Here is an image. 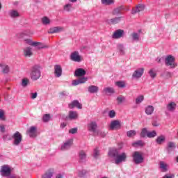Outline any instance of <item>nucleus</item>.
Masks as SVG:
<instances>
[{"label":"nucleus","instance_id":"obj_1","mask_svg":"<svg viewBox=\"0 0 178 178\" xmlns=\"http://www.w3.org/2000/svg\"><path fill=\"white\" fill-rule=\"evenodd\" d=\"M108 154L110 158H114L115 165H119L127 161V154L124 152L119 154V150L116 149L109 150Z\"/></svg>","mask_w":178,"mask_h":178},{"label":"nucleus","instance_id":"obj_2","mask_svg":"<svg viewBox=\"0 0 178 178\" xmlns=\"http://www.w3.org/2000/svg\"><path fill=\"white\" fill-rule=\"evenodd\" d=\"M41 67L40 65H35L30 70V79L32 81H37L41 79Z\"/></svg>","mask_w":178,"mask_h":178},{"label":"nucleus","instance_id":"obj_3","mask_svg":"<svg viewBox=\"0 0 178 178\" xmlns=\"http://www.w3.org/2000/svg\"><path fill=\"white\" fill-rule=\"evenodd\" d=\"M165 65L170 69H175L177 67V63H176V58L172 55H168L165 58Z\"/></svg>","mask_w":178,"mask_h":178},{"label":"nucleus","instance_id":"obj_4","mask_svg":"<svg viewBox=\"0 0 178 178\" xmlns=\"http://www.w3.org/2000/svg\"><path fill=\"white\" fill-rule=\"evenodd\" d=\"M133 162L135 165H141L144 163V156L140 152H134L132 154Z\"/></svg>","mask_w":178,"mask_h":178},{"label":"nucleus","instance_id":"obj_5","mask_svg":"<svg viewBox=\"0 0 178 178\" xmlns=\"http://www.w3.org/2000/svg\"><path fill=\"white\" fill-rule=\"evenodd\" d=\"M13 138V145L15 147H19L20 144H22V141H23V136H22V134L19 131H16L13 134L12 136Z\"/></svg>","mask_w":178,"mask_h":178},{"label":"nucleus","instance_id":"obj_6","mask_svg":"<svg viewBox=\"0 0 178 178\" xmlns=\"http://www.w3.org/2000/svg\"><path fill=\"white\" fill-rule=\"evenodd\" d=\"M1 175L3 177H8L9 175H10V173H12V170L10 169V167L8 165H3L1 166Z\"/></svg>","mask_w":178,"mask_h":178},{"label":"nucleus","instance_id":"obj_7","mask_svg":"<svg viewBox=\"0 0 178 178\" xmlns=\"http://www.w3.org/2000/svg\"><path fill=\"white\" fill-rule=\"evenodd\" d=\"M144 67H139L136 69L132 74V79H135L136 80L141 79V77H143V74H144Z\"/></svg>","mask_w":178,"mask_h":178},{"label":"nucleus","instance_id":"obj_8","mask_svg":"<svg viewBox=\"0 0 178 178\" xmlns=\"http://www.w3.org/2000/svg\"><path fill=\"white\" fill-rule=\"evenodd\" d=\"M122 127V123H120V121L118 120H114L111 121L109 129L110 130H120Z\"/></svg>","mask_w":178,"mask_h":178},{"label":"nucleus","instance_id":"obj_9","mask_svg":"<svg viewBox=\"0 0 178 178\" xmlns=\"http://www.w3.org/2000/svg\"><path fill=\"white\" fill-rule=\"evenodd\" d=\"M70 58L72 60V62L79 63L81 62V60H83V58H81V56L79 54V51L72 52Z\"/></svg>","mask_w":178,"mask_h":178},{"label":"nucleus","instance_id":"obj_10","mask_svg":"<svg viewBox=\"0 0 178 178\" xmlns=\"http://www.w3.org/2000/svg\"><path fill=\"white\" fill-rule=\"evenodd\" d=\"M29 45H31L32 47H35V48H36V49H44L45 48H48L47 45H45V44H44V43L40 42L30 41Z\"/></svg>","mask_w":178,"mask_h":178},{"label":"nucleus","instance_id":"obj_11","mask_svg":"<svg viewBox=\"0 0 178 178\" xmlns=\"http://www.w3.org/2000/svg\"><path fill=\"white\" fill-rule=\"evenodd\" d=\"M28 134L31 138H35L37 136H38V133L37 131V127L32 126L30 127L28 130Z\"/></svg>","mask_w":178,"mask_h":178},{"label":"nucleus","instance_id":"obj_12","mask_svg":"<svg viewBox=\"0 0 178 178\" xmlns=\"http://www.w3.org/2000/svg\"><path fill=\"white\" fill-rule=\"evenodd\" d=\"M123 35H124V31L118 29L113 33L112 35V38L114 40H119V38H123Z\"/></svg>","mask_w":178,"mask_h":178},{"label":"nucleus","instance_id":"obj_13","mask_svg":"<svg viewBox=\"0 0 178 178\" xmlns=\"http://www.w3.org/2000/svg\"><path fill=\"white\" fill-rule=\"evenodd\" d=\"M73 145V139H69L68 140L65 141L63 145H61L60 149L61 151H66L69 149L70 147Z\"/></svg>","mask_w":178,"mask_h":178},{"label":"nucleus","instance_id":"obj_14","mask_svg":"<svg viewBox=\"0 0 178 178\" xmlns=\"http://www.w3.org/2000/svg\"><path fill=\"white\" fill-rule=\"evenodd\" d=\"M64 29L62 26H55L50 28L48 31L49 34H55L56 33H62Z\"/></svg>","mask_w":178,"mask_h":178},{"label":"nucleus","instance_id":"obj_15","mask_svg":"<svg viewBox=\"0 0 178 178\" xmlns=\"http://www.w3.org/2000/svg\"><path fill=\"white\" fill-rule=\"evenodd\" d=\"M54 175H55V170H54V168H50L47 170L42 175V178H51V177H54Z\"/></svg>","mask_w":178,"mask_h":178},{"label":"nucleus","instance_id":"obj_16","mask_svg":"<svg viewBox=\"0 0 178 178\" xmlns=\"http://www.w3.org/2000/svg\"><path fill=\"white\" fill-rule=\"evenodd\" d=\"M97 127L98 125L96 122H91L88 124V130L92 133H96Z\"/></svg>","mask_w":178,"mask_h":178},{"label":"nucleus","instance_id":"obj_17","mask_svg":"<svg viewBox=\"0 0 178 178\" xmlns=\"http://www.w3.org/2000/svg\"><path fill=\"white\" fill-rule=\"evenodd\" d=\"M69 108L70 109H73V108H78V109H82L83 106L77 100H74L69 104Z\"/></svg>","mask_w":178,"mask_h":178},{"label":"nucleus","instance_id":"obj_18","mask_svg":"<svg viewBox=\"0 0 178 178\" xmlns=\"http://www.w3.org/2000/svg\"><path fill=\"white\" fill-rule=\"evenodd\" d=\"M54 74L56 77L62 76V66L59 65H54Z\"/></svg>","mask_w":178,"mask_h":178},{"label":"nucleus","instance_id":"obj_19","mask_svg":"<svg viewBox=\"0 0 178 178\" xmlns=\"http://www.w3.org/2000/svg\"><path fill=\"white\" fill-rule=\"evenodd\" d=\"M8 16H10L11 19H16L17 17H20V13H19V11L16 10H10L8 12Z\"/></svg>","mask_w":178,"mask_h":178},{"label":"nucleus","instance_id":"obj_20","mask_svg":"<svg viewBox=\"0 0 178 178\" xmlns=\"http://www.w3.org/2000/svg\"><path fill=\"white\" fill-rule=\"evenodd\" d=\"M74 76L76 77H82L83 76H86V70L83 68H78L75 70Z\"/></svg>","mask_w":178,"mask_h":178},{"label":"nucleus","instance_id":"obj_21","mask_svg":"<svg viewBox=\"0 0 178 178\" xmlns=\"http://www.w3.org/2000/svg\"><path fill=\"white\" fill-rule=\"evenodd\" d=\"M99 90V88L97 86H90L88 88V92H90V94H96Z\"/></svg>","mask_w":178,"mask_h":178},{"label":"nucleus","instance_id":"obj_22","mask_svg":"<svg viewBox=\"0 0 178 178\" xmlns=\"http://www.w3.org/2000/svg\"><path fill=\"white\" fill-rule=\"evenodd\" d=\"M24 55L26 58H30V56H33V49L31 47H26L24 49Z\"/></svg>","mask_w":178,"mask_h":178},{"label":"nucleus","instance_id":"obj_23","mask_svg":"<svg viewBox=\"0 0 178 178\" xmlns=\"http://www.w3.org/2000/svg\"><path fill=\"white\" fill-rule=\"evenodd\" d=\"M0 67H1L2 73H3L4 74H8V73L10 72L9 65L3 63H0Z\"/></svg>","mask_w":178,"mask_h":178},{"label":"nucleus","instance_id":"obj_24","mask_svg":"<svg viewBox=\"0 0 178 178\" xmlns=\"http://www.w3.org/2000/svg\"><path fill=\"white\" fill-rule=\"evenodd\" d=\"M145 9V6L144 4H139L136 10H132L131 13L132 15H136V13H138V12H143Z\"/></svg>","mask_w":178,"mask_h":178},{"label":"nucleus","instance_id":"obj_25","mask_svg":"<svg viewBox=\"0 0 178 178\" xmlns=\"http://www.w3.org/2000/svg\"><path fill=\"white\" fill-rule=\"evenodd\" d=\"M103 93L106 95H111V94H115V89L111 87H106L103 89Z\"/></svg>","mask_w":178,"mask_h":178},{"label":"nucleus","instance_id":"obj_26","mask_svg":"<svg viewBox=\"0 0 178 178\" xmlns=\"http://www.w3.org/2000/svg\"><path fill=\"white\" fill-rule=\"evenodd\" d=\"M176 103L172 102L167 104L166 108L170 112H175V111H176Z\"/></svg>","mask_w":178,"mask_h":178},{"label":"nucleus","instance_id":"obj_27","mask_svg":"<svg viewBox=\"0 0 178 178\" xmlns=\"http://www.w3.org/2000/svg\"><path fill=\"white\" fill-rule=\"evenodd\" d=\"M154 106L152 105H149L145 108L146 115H152V113H154Z\"/></svg>","mask_w":178,"mask_h":178},{"label":"nucleus","instance_id":"obj_28","mask_svg":"<svg viewBox=\"0 0 178 178\" xmlns=\"http://www.w3.org/2000/svg\"><path fill=\"white\" fill-rule=\"evenodd\" d=\"M165 141H166V136H165V135H161L156 139V143H157L159 145L163 144V143H165Z\"/></svg>","mask_w":178,"mask_h":178},{"label":"nucleus","instance_id":"obj_29","mask_svg":"<svg viewBox=\"0 0 178 178\" xmlns=\"http://www.w3.org/2000/svg\"><path fill=\"white\" fill-rule=\"evenodd\" d=\"M79 118V114L77 113L76 111H70L69 112V118L71 120H76Z\"/></svg>","mask_w":178,"mask_h":178},{"label":"nucleus","instance_id":"obj_30","mask_svg":"<svg viewBox=\"0 0 178 178\" xmlns=\"http://www.w3.org/2000/svg\"><path fill=\"white\" fill-rule=\"evenodd\" d=\"M79 159L81 162H84L87 158V154L83 150H81L79 153Z\"/></svg>","mask_w":178,"mask_h":178},{"label":"nucleus","instance_id":"obj_31","mask_svg":"<svg viewBox=\"0 0 178 178\" xmlns=\"http://www.w3.org/2000/svg\"><path fill=\"white\" fill-rule=\"evenodd\" d=\"M159 165H160V169H161L162 172H168L169 165H168L166 163L163 161H161Z\"/></svg>","mask_w":178,"mask_h":178},{"label":"nucleus","instance_id":"obj_32","mask_svg":"<svg viewBox=\"0 0 178 178\" xmlns=\"http://www.w3.org/2000/svg\"><path fill=\"white\" fill-rule=\"evenodd\" d=\"M122 20V17H117L113 19H111L109 21L110 24H118V23H120Z\"/></svg>","mask_w":178,"mask_h":178},{"label":"nucleus","instance_id":"obj_33","mask_svg":"<svg viewBox=\"0 0 178 178\" xmlns=\"http://www.w3.org/2000/svg\"><path fill=\"white\" fill-rule=\"evenodd\" d=\"M116 101L118 104V105H122V104L126 102V97L123 95H120L117 97Z\"/></svg>","mask_w":178,"mask_h":178},{"label":"nucleus","instance_id":"obj_34","mask_svg":"<svg viewBox=\"0 0 178 178\" xmlns=\"http://www.w3.org/2000/svg\"><path fill=\"white\" fill-rule=\"evenodd\" d=\"M72 9H73V5L70 3H68L63 6V10L65 12H72Z\"/></svg>","mask_w":178,"mask_h":178},{"label":"nucleus","instance_id":"obj_35","mask_svg":"<svg viewBox=\"0 0 178 178\" xmlns=\"http://www.w3.org/2000/svg\"><path fill=\"white\" fill-rule=\"evenodd\" d=\"M29 84H30V79H29L28 78L22 79V83H21L22 87H24V88H26V87H27Z\"/></svg>","mask_w":178,"mask_h":178},{"label":"nucleus","instance_id":"obj_36","mask_svg":"<svg viewBox=\"0 0 178 178\" xmlns=\"http://www.w3.org/2000/svg\"><path fill=\"white\" fill-rule=\"evenodd\" d=\"M124 9L123 6H120L113 10V15H116L120 14V12Z\"/></svg>","mask_w":178,"mask_h":178},{"label":"nucleus","instance_id":"obj_37","mask_svg":"<svg viewBox=\"0 0 178 178\" xmlns=\"http://www.w3.org/2000/svg\"><path fill=\"white\" fill-rule=\"evenodd\" d=\"M148 136V129L147 128H143L140 132V137L142 138H145V137Z\"/></svg>","mask_w":178,"mask_h":178},{"label":"nucleus","instance_id":"obj_38","mask_svg":"<svg viewBox=\"0 0 178 178\" xmlns=\"http://www.w3.org/2000/svg\"><path fill=\"white\" fill-rule=\"evenodd\" d=\"M42 23L44 26H48V24H51V19L47 17H44L42 18Z\"/></svg>","mask_w":178,"mask_h":178},{"label":"nucleus","instance_id":"obj_39","mask_svg":"<svg viewBox=\"0 0 178 178\" xmlns=\"http://www.w3.org/2000/svg\"><path fill=\"white\" fill-rule=\"evenodd\" d=\"M133 147H144L145 143L143 142V140H138L136 142H134L132 143Z\"/></svg>","mask_w":178,"mask_h":178},{"label":"nucleus","instance_id":"obj_40","mask_svg":"<svg viewBox=\"0 0 178 178\" xmlns=\"http://www.w3.org/2000/svg\"><path fill=\"white\" fill-rule=\"evenodd\" d=\"M5 110L0 109V120H2L3 122H5L6 120V116L5 115Z\"/></svg>","mask_w":178,"mask_h":178},{"label":"nucleus","instance_id":"obj_41","mask_svg":"<svg viewBox=\"0 0 178 178\" xmlns=\"http://www.w3.org/2000/svg\"><path fill=\"white\" fill-rule=\"evenodd\" d=\"M131 37H132L133 41H136V42L140 41V34L137 33H133L131 34Z\"/></svg>","mask_w":178,"mask_h":178},{"label":"nucleus","instance_id":"obj_42","mask_svg":"<svg viewBox=\"0 0 178 178\" xmlns=\"http://www.w3.org/2000/svg\"><path fill=\"white\" fill-rule=\"evenodd\" d=\"M137 134V131L136 130H130L127 132V137H135V136Z\"/></svg>","mask_w":178,"mask_h":178},{"label":"nucleus","instance_id":"obj_43","mask_svg":"<svg viewBox=\"0 0 178 178\" xmlns=\"http://www.w3.org/2000/svg\"><path fill=\"white\" fill-rule=\"evenodd\" d=\"M100 155V152L99 149H98V147H96L94 149V152H93V156L95 159H98V158L99 157Z\"/></svg>","mask_w":178,"mask_h":178},{"label":"nucleus","instance_id":"obj_44","mask_svg":"<svg viewBox=\"0 0 178 178\" xmlns=\"http://www.w3.org/2000/svg\"><path fill=\"white\" fill-rule=\"evenodd\" d=\"M102 3H103V5H113V3H115V0H102Z\"/></svg>","mask_w":178,"mask_h":178},{"label":"nucleus","instance_id":"obj_45","mask_svg":"<svg viewBox=\"0 0 178 178\" xmlns=\"http://www.w3.org/2000/svg\"><path fill=\"white\" fill-rule=\"evenodd\" d=\"M156 136H157V134H156V131L147 132L148 138H154V137H156Z\"/></svg>","mask_w":178,"mask_h":178},{"label":"nucleus","instance_id":"obj_46","mask_svg":"<svg viewBox=\"0 0 178 178\" xmlns=\"http://www.w3.org/2000/svg\"><path fill=\"white\" fill-rule=\"evenodd\" d=\"M149 74L151 79H154L156 77V71H155V70H154V69H151L149 71Z\"/></svg>","mask_w":178,"mask_h":178},{"label":"nucleus","instance_id":"obj_47","mask_svg":"<svg viewBox=\"0 0 178 178\" xmlns=\"http://www.w3.org/2000/svg\"><path fill=\"white\" fill-rule=\"evenodd\" d=\"M118 49L120 52L121 55H124V47L123 44H120L118 45Z\"/></svg>","mask_w":178,"mask_h":178},{"label":"nucleus","instance_id":"obj_48","mask_svg":"<svg viewBox=\"0 0 178 178\" xmlns=\"http://www.w3.org/2000/svg\"><path fill=\"white\" fill-rule=\"evenodd\" d=\"M115 86L119 87V88H124V87H126V84L124 81H117L115 82Z\"/></svg>","mask_w":178,"mask_h":178},{"label":"nucleus","instance_id":"obj_49","mask_svg":"<svg viewBox=\"0 0 178 178\" xmlns=\"http://www.w3.org/2000/svg\"><path fill=\"white\" fill-rule=\"evenodd\" d=\"M3 141H10L12 136L9 134H6L3 136Z\"/></svg>","mask_w":178,"mask_h":178},{"label":"nucleus","instance_id":"obj_50","mask_svg":"<svg viewBox=\"0 0 178 178\" xmlns=\"http://www.w3.org/2000/svg\"><path fill=\"white\" fill-rule=\"evenodd\" d=\"M144 101V96L140 95L136 99V104L138 105V104H141Z\"/></svg>","mask_w":178,"mask_h":178},{"label":"nucleus","instance_id":"obj_51","mask_svg":"<svg viewBox=\"0 0 178 178\" xmlns=\"http://www.w3.org/2000/svg\"><path fill=\"white\" fill-rule=\"evenodd\" d=\"M78 176L79 177H86V176H87V171L85 170L79 171L78 173Z\"/></svg>","mask_w":178,"mask_h":178},{"label":"nucleus","instance_id":"obj_52","mask_svg":"<svg viewBox=\"0 0 178 178\" xmlns=\"http://www.w3.org/2000/svg\"><path fill=\"white\" fill-rule=\"evenodd\" d=\"M50 119H51V115H49V114H45L44 115H43L42 120L45 123H47V122H49Z\"/></svg>","mask_w":178,"mask_h":178},{"label":"nucleus","instance_id":"obj_53","mask_svg":"<svg viewBox=\"0 0 178 178\" xmlns=\"http://www.w3.org/2000/svg\"><path fill=\"white\" fill-rule=\"evenodd\" d=\"M115 116H116V112H115V110H111L108 112V117L111 119H113V118H115Z\"/></svg>","mask_w":178,"mask_h":178},{"label":"nucleus","instance_id":"obj_54","mask_svg":"<svg viewBox=\"0 0 178 178\" xmlns=\"http://www.w3.org/2000/svg\"><path fill=\"white\" fill-rule=\"evenodd\" d=\"M168 147L170 149H173V148H176V144L174 142H169Z\"/></svg>","mask_w":178,"mask_h":178},{"label":"nucleus","instance_id":"obj_55","mask_svg":"<svg viewBox=\"0 0 178 178\" xmlns=\"http://www.w3.org/2000/svg\"><path fill=\"white\" fill-rule=\"evenodd\" d=\"M25 35H27V33H26V32H22L17 34V37L18 38H24Z\"/></svg>","mask_w":178,"mask_h":178},{"label":"nucleus","instance_id":"obj_56","mask_svg":"<svg viewBox=\"0 0 178 178\" xmlns=\"http://www.w3.org/2000/svg\"><path fill=\"white\" fill-rule=\"evenodd\" d=\"M78 80L79 81L80 84H84V83H86V81H87V80H88V79L87 77H82Z\"/></svg>","mask_w":178,"mask_h":178},{"label":"nucleus","instance_id":"obj_57","mask_svg":"<svg viewBox=\"0 0 178 178\" xmlns=\"http://www.w3.org/2000/svg\"><path fill=\"white\" fill-rule=\"evenodd\" d=\"M70 134H76L77 133V128H72L69 130Z\"/></svg>","mask_w":178,"mask_h":178},{"label":"nucleus","instance_id":"obj_58","mask_svg":"<svg viewBox=\"0 0 178 178\" xmlns=\"http://www.w3.org/2000/svg\"><path fill=\"white\" fill-rule=\"evenodd\" d=\"M38 95V94L37 93V92L31 93V99H35V98H37Z\"/></svg>","mask_w":178,"mask_h":178},{"label":"nucleus","instance_id":"obj_59","mask_svg":"<svg viewBox=\"0 0 178 178\" xmlns=\"http://www.w3.org/2000/svg\"><path fill=\"white\" fill-rule=\"evenodd\" d=\"M72 86H79V84H80V81L78 80H73L72 81Z\"/></svg>","mask_w":178,"mask_h":178},{"label":"nucleus","instance_id":"obj_60","mask_svg":"<svg viewBox=\"0 0 178 178\" xmlns=\"http://www.w3.org/2000/svg\"><path fill=\"white\" fill-rule=\"evenodd\" d=\"M7 178H20V176L17 175H10L7 177Z\"/></svg>","mask_w":178,"mask_h":178},{"label":"nucleus","instance_id":"obj_61","mask_svg":"<svg viewBox=\"0 0 178 178\" xmlns=\"http://www.w3.org/2000/svg\"><path fill=\"white\" fill-rule=\"evenodd\" d=\"M64 176H65L64 173H59L56 175V178H63Z\"/></svg>","mask_w":178,"mask_h":178},{"label":"nucleus","instance_id":"obj_62","mask_svg":"<svg viewBox=\"0 0 178 178\" xmlns=\"http://www.w3.org/2000/svg\"><path fill=\"white\" fill-rule=\"evenodd\" d=\"M0 131H1V133H5V125L3 124L0 125Z\"/></svg>","mask_w":178,"mask_h":178},{"label":"nucleus","instance_id":"obj_63","mask_svg":"<svg viewBox=\"0 0 178 178\" xmlns=\"http://www.w3.org/2000/svg\"><path fill=\"white\" fill-rule=\"evenodd\" d=\"M99 136H100L101 137H105L106 136V134L105 131H99Z\"/></svg>","mask_w":178,"mask_h":178},{"label":"nucleus","instance_id":"obj_64","mask_svg":"<svg viewBox=\"0 0 178 178\" xmlns=\"http://www.w3.org/2000/svg\"><path fill=\"white\" fill-rule=\"evenodd\" d=\"M163 178H175V175H165Z\"/></svg>","mask_w":178,"mask_h":178}]
</instances>
